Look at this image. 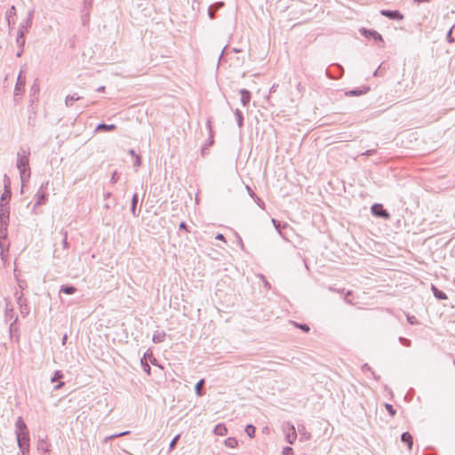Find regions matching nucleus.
I'll use <instances>...</instances> for the list:
<instances>
[{
  "instance_id": "nucleus-1",
  "label": "nucleus",
  "mask_w": 455,
  "mask_h": 455,
  "mask_svg": "<svg viewBox=\"0 0 455 455\" xmlns=\"http://www.w3.org/2000/svg\"><path fill=\"white\" fill-rule=\"evenodd\" d=\"M17 168L19 169L21 181L24 182L27 178H29V168H28V153L22 150L18 153Z\"/></svg>"
},
{
  "instance_id": "nucleus-2",
  "label": "nucleus",
  "mask_w": 455,
  "mask_h": 455,
  "mask_svg": "<svg viewBox=\"0 0 455 455\" xmlns=\"http://www.w3.org/2000/svg\"><path fill=\"white\" fill-rule=\"evenodd\" d=\"M10 217V207L2 204L0 212V237H4L7 234V227Z\"/></svg>"
},
{
  "instance_id": "nucleus-3",
  "label": "nucleus",
  "mask_w": 455,
  "mask_h": 455,
  "mask_svg": "<svg viewBox=\"0 0 455 455\" xmlns=\"http://www.w3.org/2000/svg\"><path fill=\"white\" fill-rule=\"evenodd\" d=\"M282 429L285 434V440L287 441V443L290 444H293L295 440L297 439V432L295 427L290 422H285L283 424Z\"/></svg>"
},
{
  "instance_id": "nucleus-4",
  "label": "nucleus",
  "mask_w": 455,
  "mask_h": 455,
  "mask_svg": "<svg viewBox=\"0 0 455 455\" xmlns=\"http://www.w3.org/2000/svg\"><path fill=\"white\" fill-rule=\"evenodd\" d=\"M371 213L376 217L383 218L384 220H389L390 214L387 210L383 208V205L380 204H374L371 208Z\"/></svg>"
},
{
  "instance_id": "nucleus-5",
  "label": "nucleus",
  "mask_w": 455,
  "mask_h": 455,
  "mask_svg": "<svg viewBox=\"0 0 455 455\" xmlns=\"http://www.w3.org/2000/svg\"><path fill=\"white\" fill-rule=\"evenodd\" d=\"M48 185V182H45L44 184H42L39 190L36 194V201L35 204V206L44 204L47 201V196L44 192V189H46V187Z\"/></svg>"
},
{
  "instance_id": "nucleus-6",
  "label": "nucleus",
  "mask_w": 455,
  "mask_h": 455,
  "mask_svg": "<svg viewBox=\"0 0 455 455\" xmlns=\"http://www.w3.org/2000/svg\"><path fill=\"white\" fill-rule=\"evenodd\" d=\"M16 439H17V443H18L19 448H22L25 446L29 447L30 438H29L28 431L25 432V433L17 434Z\"/></svg>"
},
{
  "instance_id": "nucleus-7",
  "label": "nucleus",
  "mask_w": 455,
  "mask_h": 455,
  "mask_svg": "<svg viewBox=\"0 0 455 455\" xmlns=\"http://www.w3.org/2000/svg\"><path fill=\"white\" fill-rule=\"evenodd\" d=\"M380 14L391 20H401L403 19V14L399 11L381 10Z\"/></svg>"
},
{
  "instance_id": "nucleus-8",
  "label": "nucleus",
  "mask_w": 455,
  "mask_h": 455,
  "mask_svg": "<svg viewBox=\"0 0 455 455\" xmlns=\"http://www.w3.org/2000/svg\"><path fill=\"white\" fill-rule=\"evenodd\" d=\"M361 34L366 37H372L374 40L376 41H380V42H383V38L381 36V35L379 33H378L377 31L375 30H371V29H366V28H362L361 29Z\"/></svg>"
},
{
  "instance_id": "nucleus-9",
  "label": "nucleus",
  "mask_w": 455,
  "mask_h": 455,
  "mask_svg": "<svg viewBox=\"0 0 455 455\" xmlns=\"http://www.w3.org/2000/svg\"><path fill=\"white\" fill-rule=\"evenodd\" d=\"M28 427L22 417H18L15 423V435L28 432Z\"/></svg>"
},
{
  "instance_id": "nucleus-10",
  "label": "nucleus",
  "mask_w": 455,
  "mask_h": 455,
  "mask_svg": "<svg viewBox=\"0 0 455 455\" xmlns=\"http://www.w3.org/2000/svg\"><path fill=\"white\" fill-rule=\"evenodd\" d=\"M138 198H139L138 194L135 193V194H133V196L132 197V202H131V212H132V216H134V217L139 216V213L140 212V208L139 210L137 209Z\"/></svg>"
},
{
  "instance_id": "nucleus-11",
  "label": "nucleus",
  "mask_w": 455,
  "mask_h": 455,
  "mask_svg": "<svg viewBox=\"0 0 455 455\" xmlns=\"http://www.w3.org/2000/svg\"><path fill=\"white\" fill-rule=\"evenodd\" d=\"M241 103L243 107H247L251 101V92L246 89L240 90Z\"/></svg>"
},
{
  "instance_id": "nucleus-12",
  "label": "nucleus",
  "mask_w": 455,
  "mask_h": 455,
  "mask_svg": "<svg viewBox=\"0 0 455 455\" xmlns=\"http://www.w3.org/2000/svg\"><path fill=\"white\" fill-rule=\"evenodd\" d=\"M18 304H19L20 308V314L23 316H26L27 315H28L29 307L26 304V299H23L21 295L20 297H18Z\"/></svg>"
},
{
  "instance_id": "nucleus-13",
  "label": "nucleus",
  "mask_w": 455,
  "mask_h": 455,
  "mask_svg": "<svg viewBox=\"0 0 455 455\" xmlns=\"http://www.w3.org/2000/svg\"><path fill=\"white\" fill-rule=\"evenodd\" d=\"M33 14H34V10H31L29 12H28V15L26 19V20H24L22 23L20 24V27L19 28H21L23 27V30L25 31V34L28 32V29L31 27L32 25V18H33Z\"/></svg>"
},
{
  "instance_id": "nucleus-14",
  "label": "nucleus",
  "mask_w": 455,
  "mask_h": 455,
  "mask_svg": "<svg viewBox=\"0 0 455 455\" xmlns=\"http://www.w3.org/2000/svg\"><path fill=\"white\" fill-rule=\"evenodd\" d=\"M401 441L407 444L408 449L411 450L413 444L412 435L409 432H404L401 435Z\"/></svg>"
},
{
  "instance_id": "nucleus-15",
  "label": "nucleus",
  "mask_w": 455,
  "mask_h": 455,
  "mask_svg": "<svg viewBox=\"0 0 455 455\" xmlns=\"http://www.w3.org/2000/svg\"><path fill=\"white\" fill-rule=\"evenodd\" d=\"M16 43L20 48H23L25 45V31L23 30V27L19 28Z\"/></svg>"
},
{
  "instance_id": "nucleus-16",
  "label": "nucleus",
  "mask_w": 455,
  "mask_h": 455,
  "mask_svg": "<svg viewBox=\"0 0 455 455\" xmlns=\"http://www.w3.org/2000/svg\"><path fill=\"white\" fill-rule=\"evenodd\" d=\"M224 5L223 2H218L212 4L208 9V14L211 19L214 18L215 12Z\"/></svg>"
},
{
  "instance_id": "nucleus-17",
  "label": "nucleus",
  "mask_w": 455,
  "mask_h": 455,
  "mask_svg": "<svg viewBox=\"0 0 455 455\" xmlns=\"http://www.w3.org/2000/svg\"><path fill=\"white\" fill-rule=\"evenodd\" d=\"M166 334L164 331H156L153 335L152 340L154 343H162L164 341Z\"/></svg>"
},
{
  "instance_id": "nucleus-18",
  "label": "nucleus",
  "mask_w": 455,
  "mask_h": 455,
  "mask_svg": "<svg viewBox=\"0 0 455 455\" xmlns=\"http://www.w3.org/2000/svg\"><path fill=\"white\" fill-rule=\"evenodd\" d=\"M368 91H369V87H364L363 90H362V89H354V90L347 91V92H346L345 94L347 96H350V97H352V96H360L362 94L366 93Z\"/></svg>"
},
{
  "instance_id": "nucleus-19",
  "label": "nucleus",
  "mask_w": 455,
  "mask_h": 455,
  "mask_svg": "<svg viewBox=\"0 0 455 455\" xmlns=\"http://www.w3.org/2000/svg\"><path fill=\"white\" fill-rule=\"evenodd\" d=\"M214 434L217 435H220V436H223V435H226L227 433H228V429L227 427H225L224 424L222 423H220L218 425L215 426L214 427Z\"/></svg>"
},
{
  "instance_id": "nucleus-20",
  "label": "nucleus",
  "mask_w": 455,
  "mask_h": 455,
  "mask_svg": "<svg viewBox=\"0 0 455 455\" xmlns=\"http://www.w3.org/2000/svg\"><path fill=\"white\" fill-rule=\"evenodd\" d=\"M80 99L81 97L77 93L68 95L65 100V105L66 107H71L75 101H77Z\"/></svg>"
},
{
  "instance_id": "nucleus-21",
  "label": "nucleus",
  "mask_w": 455,
  "mask_h": 455,
  "mask_svg": "<svg viewBox=\"0 0 455 455\" xmlns=\"http://www.w3.org/2000/svg\"><path fill=\"white\" fill-rule=\"evenodd\" d=\"M128 154L130 155L133 166L139 167L141 164L140 156L136 155L133 149L129 150Z\"/></svg>"
},
{
  "instance_id": "nucleus-22",
  "label": "nucleus",
  "mask_w": 455,
  "mask_h": 455,
  "mask_svg": "<svg viewBox=\"0 0 455 455\" xmlns=\"http://www.w3.org/2000/svg\"><path fill=\"white\" fill-rule=\"evenodd\" d=\"M76 288L73 285H62L60 286V292L65 293L67 295H72L76 292Z\"/></svg>"
},
{
  "instance_id": "nucleus-23",
  "label": "nucleus",
  "mask_w": 455,
  "mask_h": 455,
  "mask_svg": "<svg viewBox=\"0 0 455 455\" xmlns=\"http://www.w3.org/2000/svg\"><path fill=\"white\" fill-rule=\"evenodd\" d=\"M12 192L11 189L4 188V193L1 196V205L5 204L7 205L9 200L11 199Z\"/></svg>"
},
{
  "instance_id": "nucleus-24",
  "label": "nucleus",
  "mask_w": 455,
  "mask_h": 455,
  "mask_svg": "<svg viewBox=\"0 0 455 455\" xmlns=\"http://www.w3.org/2000/svg\"><path fill=\"white\" fill-rule=\"evenodd\" d=\"M432 291H433L434 296L436 299H447L446 294L443 291H440L439 289H437L435 285H432Z\"/></svg>"
},
{
  "instance_id": "nucleus-25",
  "label": "nucleus",
  "mask_w": 455,
  "mask_h": 455,
  "mask_svg": "<svg viewBox=\"0 0 455 455\" xmlns=\"http://www.w3.org/2000/svg\"><path fill=\"white\" fill-rule=\"evenodd\" d=\"M114 130V124H100L96 127V132H111Z\"/></svg>"
},
{
  "instance_id": "nucleus-26",
  "label": "nucleus",
  "mask_w": 455,
  "mask_h": 455,
  "mask_svg": "<svg viewBox=\"0 0 455 455\" xmlns=\"http://www.w3.org/2000/svg\"><path fill=\"white\" fill-rule=\"evenodd\" d=\"M238 444L237 440L234 437H228L225 440V445L229 448H235Z\"/></svg>"
},
{
  "instance_id": "nucleus-27",
  "label": "nucleus",
  "mask_w": 455,
  "mask_h": 455,
  "mask_svg": "<svg viewBox=\"0 0 455 455\" xmlns=\"http://www.w3.org/2000/svg\"><path fill=\"white\" fill-rule=\"evenodd\" d=\"M235 118H236L237 124L241 128L243 126V113L239 109H236L235 111Z\"/></svg>"
},
{
  "instance_id": "nucleus-28",
  "label": "nucleus",
  "mask_w": 455,
  "mask_h": 455,
  "mask_svg": "<svg viewBox=\"0 0 455 455\" xmlns=\"http://www.w3.org/2000/svg\"><path fill=\"white\" fill-rule=\"evenodd\" d=\"M25 84V79L21 78V75L20 74L18 76L17 84L15 86V94L18 95L20 93L21 86Z\"/></svg>"
},
{
  "instance_id": "nucleus-29",
  "label": "nucleus",
  "mask_w": 455,
  "mask_h": 455,
  "mask_svg": "<svg viewBox=\"0 0 455 455\" xmlns=\"http://www.w3.org/2000/svg\"><path fill=\"white\" fill-rule=\"evenodd\" d=\"M204 385V379H200L196 384V387H195V389H196V393L198 396H202L203 395V391H202V388Z\"/></svg>"
},
{
  "instance_id": "nucleus-30",
  "label": "nucleus",
  "mask_w": 455,
  "mask_h": 455,
  "mask_svg": "<svg viewBox=\"0 0 455 455\" xmlns=\"http://www.w3.org/2000/svg\"><path fill=\"white\" fill-rule=\"evenodd\" d=\"M144 357H146V355H144ZM141 366L144 370V371L148 374V375H150V371H151V368L149 366V364L148 363L146 358H142L141 361Z\"/></svg>"
},
{
  "instance_id": "nucleus-31",
  "label": "nucleus",
  "mask_w": 455,
  "mask_h": 455,
  "mask_svg": "<svg viewBox=\"0 0 455 455\" xmlns=\"http://www.w3.org/2000/svg\"><path fill=\"white\" fill-rule=\"evenodd\" d=\"M255 431H256L255 427H253L252 425H247L245 427V432L248 435V436H250L251 438L254 436Z\"/></svg>"
},
{
  "instance_id": "nucleus-32",
  "label": "nucleus",
  "mask_w": 455,
  "mask_h": 455,
  "mask_svg": "<svg viewBox=\"0 0 455 455\" xmlns=\"http://www.w3.org/2000/svg\"><path fill=\"white\" fill-rule=\"evenodd\" d=\"M15 7L12 5L10 10L6 12V19H7V21H8V24L10 25L11 23V18L12 16H15Z\"/></svg>"
},
{
  "instance_id": "nucleus-33",
  "label": "nucleus",
  "mask_w": 455,
  "mask_h": 455,
  "mask_svg": "<svg viewBox=\"0 0 455 455\" xmlns=\"http://www.w3.org/2000/svg\"><path fill=\"white\" fill-rule=\"evenodd\" d=\"M180 437V435H176V436H175V437L171 441V443H170V444H169V451H172V450L175 448V446H176V444H177V442L179 441Z\"/></svg>"
},
{
  "instance_id": "nucleus-34",
  "label": "nucleus",
  "mask_w": 455,
  "mask_h": 455,
  "mask_svg": "<svg viewBox=\"0 0 455 455\" xmlns=\"http://www.w3.org/2000/svg\"><path fill=\"white\" fill-rule=\"evenodd\" d=\"M62 377H63L62 372L60 371H56L53 377L52 378L51 381L55 382L57 380L62 379Z\"/></svg>"
},
{
  "instance_id": "nucleus-35",
  "label": "nucleus",
  "mask_w": 455,
  "mask_h": 455,
  "mask_svg": "<svg viewBox=\"0 0 455 455\" xmlns=\"http://www.w3.org/2000/svg\"><path fill=\"white\" fill-rule=\"evenodd\" d=\"M61 234L63 235V238H62V244H63V248L64 249H67L68 248V233L67 231H61Z\"/></svg>"
},
{
  "instance_id": "nucleus-36",
  "label": "nucleus",
  "mask_w": 455,
  "mask_h": 455,
  "mask_svg": "<svg viewBox=\"0 0 455 455\" xmlns=\"http://www.w3.org/2000/svg\"><path fill=\"white\" fill-rule=\"evenodd\" d=\"M385 407H386L387 411H388V413L390 414V416L394 417L395 415L396 411L391 404L386 403Z\"/></svg>"
},
{
  "instance_id": "nucleus-37",
  "label": "nucleus",
  "mask_w": 455,
  "mask_h": 455,
  "mask_svg": "<svg viewBox=\"0 0 455 455\" xmlns=\"http://www.w3.org/2000/svg\"><path fill=\"white\" fill-rule=\"evenodd\" d=\"M282 455H293V450L291 447L287 446L283 449Z\"/></svg>"
},
{
  "instance_id": "nucleus-38",
  "label": "nucleus",
  "mask_w": 455,
  "mask_h": 455,
  "mask_svg": "<svg viewBox=\"0 0 455 455\" xmlns=\"http://www.w3.org/2000/svg\"><path fill=\"white\" fill-rule=\"evenodd\" d=\"M453 27L448 31L446 39L449 43L455 42V38L452 36Z\"/></svg>"
},
{
  "instance_id": "nucleus-39",
  "label": "nucleus",
  "mask_w": 455,
  "mask_h": 455,
  "mask_svg": "<svg viewBox=\"0 0 455 455\" xmlns=\"http://www.w3.org/2000/svg\"><path fill=\"white\" fill-rule=\"evenodd\" d=\"M4 188L11 189V180L6 174L4 176Z\"/></svg>"
},
{
  "instance_id": "nucleus-40",
  "label": "nucleus",
  "mask_w": 455,
  "mask_h": 455,
  "mask_svg": "<svg viewBox=\"0 0 455 455\" xmlns=\"http://www.w3.org/2000/svg\"><path fill=\"white\" fill-rule=\"evenodd\" d=\"M399 341H400L403 345H404L405 347H411V340H410V339H405V338H403V337H400V338H399Z\"/></svg>"
},
{
  "instance_id": "nucleus-41",
  "label": "nucleus",
  "mask_w": 455,
  "mask_h": 455,
  "mask_svg": "<svg viewBox=\"0 0 455 455\" xmlns=\"http://www.w3.org/2000/svg\"><path fill=\"white\" fill-rule=\"evenodd\" d=\"M296 326L299 327V329H301L305 332L309 331V326L307 324H304V323L298 324V323H296Z\"/></svg>"
},
{
  "instance_id": "nucleus-42",
  "label": "nucleus",
  "mask_w": 455,
  "mask_h": 455,
  "mask_svg": "<svg viewBox=\"0 0 455 455\" xmlns=\"http://www.w3.org/2000/svg\"><path fill=\"white\" fill-rule=\"evenodd\" d=\"M246 190L248 191V194L249 196L254 200L256 199V197L258 196L253 191L252 189L247 185L246 187Z\"/></svg>"
},
{
  "instance_id": "nucleus-43",
  "label": "nucleus",
  "mask_w": 455,
  "mask_h": 455,
  "mask_svg": "<svg viewBox=\"0 0 455 455\" xmlns=\"http://www.w3.org/2000/svg\"><path fill=\"white\" fill-rule=\"evenodd\" d=\"M254 201L261 209H265V203L259 196H257Z\"/></svg>"
},
{
  "instance_id": "nucleus-44",
  "label": "nucleus",
  "mask_w": 455,
  "mask_h": 455,
  "mask_svg": "<svg viewBox=\"0 0 455 455\" xmlns=\"http://www.w3.org/2000/svg\"><path fill=\"white\" fill-rule=\"evenodd\" d=\"M22 455H29V447L20 448Z\"/></svg>"
},
{
  "instance_id": "nucleus-45",
  "label": "nucleus",
  "mask_w": 455,
  "mask_h": 455,
  "mask_svg": "<svg viewBox=\"0 0 455 455\" xmlns=\"http://www.w3.org/2000/svg\"><path fill=\"white\" fill-rule=\"evenodd\" d=\"M407 320L411 324H414L417 323L416 317L413 315H407Z\"/></svg>"
},
{
  "instance_id": "nucleus-46",
  "label": "nucleus",
  "mask_w": 455,
  "mask_h": 455,
  "mask_svg": "<svg viewBox=\"0 0 455 455\" xmlns=\"http://www.w3.org/2000/svg\"><path fill=\"white\" fill-rule=\"evenodd\" d=\"M272 222L275 226V228H276V230L281 234V231H280V223L279 221H277L275 219H272Z\"/></svg>"
},
{
  "instance_id": "nucleus-47",
  "label": "nucleus",
  "mask_w": 455,
  "mask_h": 455,
  "mask_svg": "<svg viewBox=\"0 0 455 455\" xmlns=\"http://www.w3.org/2000/svg\"><path fill=\"white\" fill-rule=\"evenodd\" d=\"M363 371H371L372 375H374V372L371 371V368L369 366V364L365 363L362 367Z\"/></svg>"
},
{
  "instance_id": "nucleus-48",
  "label": "nucleus",
  "mask_w": 455,
  "mask_h": 455,
  "mask_svg": "<svg viewBox=\"0 0 455 455\" xmlns=\"http://www.w3.org/2000/svg\"><path fill=\"white\" fill-rule=\"evenodd\" d=\"M31 91L36 93V92H39V86L37 84H34L32 86H31Z\"/></svg>"
},
{
  "instance_id": "nucleus-49",
  "label": "nucleus",
  "mask_w": 455,
  "mask_h": 455,
  "mask_svg": "<svg viewBox=\"0 0 455 455\" xmlns=\"http://www.w3.org/2000/svg\"><path fill=\"white\" fill-rule=\"evenodd\" d=\"M376 152L375 149H369L367 151H365L364 153H363V156H372L374 155Z\"/></svg>"
},
{
  "instance_id": "nucleus-50",
  "label": "nucleus",
  "mask_w": 455,
  "mask_h": 455,
  "mask_svg": "<svg viewBox=\"0 0 455 455\" xmlns=\"http://www.w3.org/2000/svg\"><path fill=\"white\" fill-rule=\"evenodd\" d=\"M179 228H180V229H182V230L188 231V227H187L186 223H185V222H183V221L180 223Z\"/></svg>"
},
{
  "instance_id": "nucleus-51",
  "label": "nucleus",
  "mask_w": 455,
  "mask_h": 455,
  "mask_svg": "<svg viewBox=\"0 0 455 455\" xmlns=\"http://www.w3.org/2000/svg\"><path fill=\"white\" fill-rule=\"evenodd\" d=\"M215 238H216L217 240H220V241H224V242L226 241V239H225V237H224V235H223L222 234H218V235L215 236Z\"/></svg>"
},
{
  "instance_id": "nucleus-52",
  "label": "nucleus",
  "mask_w": 455,
  "mask_h": 455,
  "mask_svg": "<svg viewBox=\"0 0 455 455\" xmlns=\"http://www.w3.org/2000/svg\"><path fill=\"white\" fill-rule=\"evenodd\" d=\"M5 316L8 317L9 315H11V314L12 313L13 309L12 308H8L6 307V310H5Z\"/></svg>"
},
{
  "instance_id": "nucleus-53",
  "label": "nucleus",
  "mask_w": 455,
  "mask_h": 455,
  "mask_svg": "<svg viewBox=\"0 0 455 455\" xmlns=\"http://www.w3.org/2000/svg\"><path fill=\"white\" fill-rule=\"evenodd\" d=\"M375 76H378L381 75L380 66L375 70L374 74Z\"/></svg>"
},
{
  "instance_id": "nucleus-54",
  "label": "nucleus",
  "mask_w": 455,
  "mask_h": 455,
  "mask_svg": "<svg viewBox=\"0 0 455 455\" xmlns=\"http://www.w3.org/2000/svg\"><path fill=\"white\" fill-rule=\"evenodd\" d=\"M129 432L116 433L115 437L116 438V437H119V436H123V435H126Z\"/></svg>"
},
{
  "instance_id": "nucleus-55",
  "label": "nucleus",
  "mask_w": 455,
  "mask_h": 455,
  "mask_svg": "<svg viewBox=\"0 0 455 455\" xmlns=\"http://www.w3.org/2000/svg\"><path fill=\"white\" fill-rule=\"evenodd\" d=\"M62 386H64V382H59L54 387V389H60Z\"/></svg>"
},
{
  "instance_id": "nucleus-56",
  "label": "nucleus",
  "mask_w": 455,
  "mask_h": 455,
  "mask_svg": "<svg viewBox=\"0 0 455 455\" xmlns=\"http://www.w3.org/2000/svg\"><path fill=\"white\" fill-rule=\"evenodd\" d=\"M277 87H278V84H274V85L270 88V93H271V92H275Z\"/></svg>"
},
{
  "instance_id": "nucleus-57",
  "label": "nucleus",
  "mask_w": 455,
  "mask_h": 455,
  "mask_svg": "<svg viewBox=\"0 0 455 455\" xmlns=\"http://www.w3.org/2000/svg\"><path fill=\"white\" fill-rule=\"evenodd\" d=\"M149 356H150V362H151V363L156 364V358L152 355V354H150V355H149Z\"/></svg>"
},
{
  "instance_id": "nucleus-58",
  "label": "nucleus",
  "mask_w": 455,
  "mask_h": 455,
  "mask_svg": "<svg viewBox=\"0 0 455 455\" xmlns=\"http://www.w3.org/2000/svg\"><path fill=\"white\" fill-rule=\"evenodd\" d=\"M92 4V1L91 0H84V7H87V5H91Z\"/></svg>"
},
{
  "instance_id": "nucleus-59",
  "label": "nucleus",
  "mask_w": 455,
  "mask_h": 455,
  "mask_svg": "<svg viewBox=\"0 0 455 455\" xmlns=\"http://www.w3.org/2000/svg\"><path fill=\"white\" fill-rule=\"evenodd\" d=\"M264 286H265L266 288H267V289H269V288H270V284H269V283H268L267 281H266V280H264Z\"/></svg>"
},
{
  "instance_id": "nucleus-60",
  "label": "nucleus",
  "mask_w": 455,
  "mask_h": 455,
  "mask_svg": "<svg viewBox=\"0 0 455 455\" xmlns=\"http://www.w3.org/2000/svg\"><path fill=\"white\" fill-rule=\"evenodd\" d=\"M23 52V48H20V51L17 52V57H20Z\"/></svg>"
},
{
  "instance_id": "nucleus-61",
  "label": "nucleus",
  "mask_w": 455,
  "mask_h": 455,
  "mask_svg": "<svg viewBox=\"0 0 455 455\" xmlns=\"http://www.w3.org/2000/svg\"><path fill=\"white\" fill-rule=\"evenodd\" d=\"M67 341V335L65 334L62 338V344L64 345Z\"/></svg>"
},
{
  "instance_id": "nucleus-62",
  "label": "nucleus",
  "mask_w": 455,
  "mask_h": 455,
  "mask_svg": "<svg viewBox=\"0 0 455 455\" xmlns=\"http://www.w3.org/2000/svg\"><path fill=\"white\" fill-rule=\"evenodd\" d=\"M430 0H414L416 3L429 2Z\"/></svg>"
},
{
  "instance_id": "nucleus-63",
  "label": "nucleus",
  "mask_w": 455,
  "mask_h": 455,
  "mask_svg": "<svg viewBox=\"0 0 455 455\" xmlns=\"http://www.w3.org/2000/svg\"><path fill=\"white\" fill-rule=\"evenodd\" d=\"M104 90H105V87L104 86H100V87L98 88L97 91L98 92H104Z\"/></svg>"
},
{
  "instance_id": "nucleus-64",
  "label": "nucleus",
  "mask_w": 455,
  "mask_h": 455,
  "mask_svg": "<svg viewBox=\"0 0 455 455\" xmlns=\"http://www.w3.org/2000/svg\"><path fill=\"white\" fill-rule=\"evenodd\" d=\"M112 439H114V435H109V436L106 437V440H112Z\"/></svg>"
}]
</instances>
